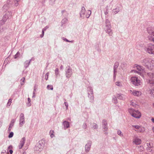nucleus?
Returning a JSON list of instances; mask_svg holds the SVG:
<instances>
[{
    "label": "nucleus",
    "instance_id": "obj_39",
    "mask_svg": "<svg viewBox=\"0 0 154 154\" xmlns=\"http://www.w3.org/2000/svg\"><path fill=\"white\" fill-rule=\"evenodd\" d=\"M54 131H53V130H51L50 131V136L52 138L54 137Z\"/></svg>",
    "mask_w": 154,
    "mask_h": 154
},
{
    "label": "nucleus",
    "instance_id": "obj_6",
    "mask_svg": "<svg viewBox=\"0 0 154 154\" xmlns=\"http://www.w3.org/2000/svg\"><path fill=\"white\" fill-rule=\"evenodd\" d=\"M44 143L43 140L39 141L34 147V150L36 152L41 151L44 147Z\"/></svg>",
    "mask_w": 154,
    "mask_h": 154
},
{
    "label": "nucleus",
    "instance_id": "obj_23",
    "mask_svg": "<svg viewBox=\"0 0 154 154\" xmlns=\"http://www.w3.org/2000/svg\"><path fill=\"white\" fill-rule=\"evenodd\" d=\"M120 100H124L126 97L125 96L121 94H117L116 96Z\"/></svg>",
    "mask_w": 154,
    "mask_h": 154
},
{
    "label": "nucleus",
    "instance_id": "obj_48",
    "mask_svg": "<svg viewBox=\"0 0 154 154\" xmlns=\"http://www.w3.org/2000/svg\"><path fill=\"white\" fill-rule=\"evenodd\" d=\"M56 0H50V4L51 5H53L55 4V2Z\"/></svg>",
    "mask_w": 154,
    "mask_h": 154
},
{
    "label": "nucleus",
    "instance_id": "obj_37",
    "mask_svg": "<svg viewBox=\"0 0 154 154\" xmlns=\"http://www.w3.org/2000/svg\"><path fill=\"white\" fill-rule=\"evenodd\" d=\"M138 150L140 152L144 150V148L143 146H139L138 147Z\"/></svg>",
    "mask_w": 154,
    "mask_h": 154
},
{
    "label": "nucleus",
    "instance_id": "obj_52",
    "mask_svg": "<svg viewBox=\"0 0 154 154\" xmlns=\"http://www.w3.org/2000/svg\"><path fill=\"white\" fill-rule=\"evenodd\" d=\"M146 150L149 152H150L152 151L151 147H150L148 146L146 148Z\"/></svg>",
    "mask_w": 154,
    "mask_h": 154
},
{
    "label": "nucleus",
    "instance_id": "obj_34",
    "mask_svg": "<svg viewBox=\"0 0 154 154\" xmlns=\"http://www.w3.org/2000/svg\"><path fill=\"white\" fill-rule=\"evenodd\" d=\"M28 102L26 103L27 106L29 107L31 106V100L29 98H27Z\"/></svg>",
    "mask_w": 154,
    "mask_h": 154
},
{
    "label": "nucleus",
    "instance_id": "obj_56",
    "mask_svg": "<svg viewBox=\"0 0 154 154\" xmlns=\"http://www.w3.org/2000/svg\"><path fill=\"white\" fill-rule=\"evenodd\" d=\"M64 104L66 106V109H67L68 107V103L66 102H64Z\"/></svg>",
    "mask_w": 154,
    "mask_h": 154
},
{
    "label": "nucleus",
    "instance_id": "obj_12",
    "mask_svg": "<svg viewBox=\"0 0 154 154\" xmlns=\"http://www.w3.org/2000/svg\"><path fill=\"white\" fill-rule=\"evenodd\" d=\"M129 92L134 96L138 97L140 96L142 94L141 91L136 90H129Z\"/></svg>",
    "mask_w": 154,
    "mask_h": 154
},
{
    "label": "nucleus",
    "instance_id": "obj_59",
    "mask_svg": "<svg viewBox=\"0 0 154 154\" xmlns=\"http://www.w3.org/2000/svg\"><path fill=\"white\" fill-rule=\"evenodd\" d=\"M12 148V146L10 145L8 147V149L7 150V152H8L9 149H11Z\"/></svg>",
    "mask_w": 154,
    "mask_h": 154
},
{
    "label": "nucleus",
    "instance_id": "obj_3",
    "mask_svg": "<svg viewBox=\"0 0 154 154\" xmlns=\"http://www.w3.org/2000/svg\"><path fill=\"white\" fill-rule=\"evenodd\" d=\"M133 68H134L135 69H136L137 70H132L131 72H134L135 73H137L142 76L143 78H144L143 74L144 73V70L142 66L137 64H135Z\"/></svg>",
    "mask_w": 154,
    "mask_h": 154
},
{
    "label": "nucleus",
    "instance_id": "obj_22",
    "mask_svg": "<svg viewBox=\"0 0 154 154\" xmlns=\"http://www.w3.org/2000/svg\"><path fill=\"white\" fill-rule=\"evenodd\" d=\"M15 122V120L14 119H12L11 120L9 127L8 129V131L10 132L11 131V128L14 126V123Z\"/></svg>",
    "mask_w": 154,
    "mask_h": 154
},
{
    "label": "nucleus",
    "instance_id": "obj_8",
    "mask_svg": "<svg viewBox=\"0 0 154 154\" xmlns=\"http://www.w3.org/2000/svg\"><path fill=\"white\" fill-rule=\"evenodd\" d=\"M145 50L149 54H154V45L151 43L148 44L145 48Z\"/></svg>",
    "mask_w": 154,
    "mask_h": 154
},
{
    "label": "nucleus",
    "instance_id": "obj_46",
    "mask_svg": "<svg viewBox=\"0 0 154 154\" xmlns=\"http://www.w3.org/2000/svg\"><path fill=\"white\" fill-rule=\"evenodd\" d=\"M12 99H10L8 101V102L7 103V106H10L11 104L12 103Z\"/></svg>",
    "mask_w": 154,
    "mask_h": 154
},
{
    "label": "nucleus",
    "instance_id": "obj_25",
    "mask_svg": "<svg viewBox=\"0 0 154 154\" xmlns=\"http://www.w3.org/2000/svg\"><path fill=\"white\" fill-rule=\"evenodd\" d=\"M87 92L88 94H93V91L92 88L90 86L87 88Z\"/></svg>",
    "mask_w": 154,
    "mask_h": 154
},
{
    "label": "nucleus",
    "instance_id": "obj_42",
    "mask_svg": "<svg viewBox=\"0 0 154 154\" xmlns=\"http://www.w3.org/2000/svg\"><path fill=\"white\" fill-rule=\"evenodd\" d=\"M93 128L94 129H97L98 128V126L97 124L94 123L93 124Z\"/></svg>",
    "mask_w": 154,
    "mask_h": 154
},
{
    "label": "nucleus",
    "instance_id": "obj_2",
    "mask_svg": "<svg viewBox=\"0 0 154 154\" xmlns=\"http://www.w3.org/2000/svg\"><path fill=\"white\" fill-rule=\"evenodd\" d=\"M111 28V26L110 21L108 19H106L104 29L109 36H112L113 34Z\"/></svg>",
    "mask_w": 154,
    "mask_h": 154
},
{
    "label": "nucleus",
    "instance_id": "obj_5",
    "mask_svg": "<svg viewBox=\"0 0 154 154\" xmlns=\"http://www.w3.org/2000/svg\"><path fill=\"white\" fill-rule=\"evenodd\" d=\"M12 13L11 12L7 11L4 13L2 19L0 21V23L1 25H3L7 20L10 19L11 17Z\"/></svg>",
    "mask_w": 154,
    "mask_h": 154
},
{
    "label": "nucleus",
    "instance_id": "obj_26",
    "mask_svg": "<svg viewBox=\"0 0 154 154\" xmlns=\"http://www.w3.org/2000/svg\"><path fill=\"white\" fill-rule=\"evenodd\" d=\"M88 94V97L91 103L93 102L94 101V97L93 95V94Z\"/></svg>",
    "mask_w": 154,
    "mask_h": 154
},
{
    "label": "nucleus",
    "instance_id": "obj_19",
    "mask_svg": "<svg viewBox=\"0 0 154 154\" xmlns=\"http://www.w3.org/2000/svg\"><path fill=\"white\" fill-rule=\"evenodd\" d=\"M64 129L66 130L69 127V123L66 121H64L62 123Z\"/></svg>",
    "mask_w": 154,
    "mask_h": 154
},
{
    "label": "nucleus",
    "instance_id": "obj_36",
    "mask_svg": "<svg viewBox=\"0 0 154 154\" xmlns=\"http://www.w3.org/2000/svg\"><path fill=\"white\" fill-rule=\"evenodd\" d=\"M112 102L114 103H116L117 102L116 97L115 96H113L112 97Z\"/></svg>",
    "mask_w": 154,
    "mask_h": 154
},
{
    "label": "nucleus",
    "instance_id": "obj_40",
    "mask_svg": "<svg viewBox=\"0 0 154 154\" xmlns=\"http://www.w3.org/2000/svg\"><path fill=\"white\" fill-rule=\"evenodd\" d=\"M25 79V77H23L20 80V84L21 85H23L24 84V80Z\"/></svg>",
    "mask_w": 154,
    "mask_h": 154
},
{
    "label": "nucleus",
    "instance_id": "obj_57",
    "mask_svg": "<svg viewBox=\"0 0 154 154\" xmlns=\"http://www.w3.org/2000/svg\"><path fill=\"white\" fill-rule=\"evenodd\" d=\"M3 31V27L2 26H0V33Z\"/></svg>",
    "mask_w": 154,
    "mask_h": 154
},
{
    "label": "nucleus",
    "instance_id": "obj_60",
    "mask_svg": "<svg viewBox=\"0 0 154 154\" xmlns=\"http://www.w3.org/2000/svg\"><path fill=\"white\" fill-rule=\"evenodd\" d=\"M8 151L10 152V153L11 154L13 153V150L11 149H10L9 150H8Z\"/></svg>",
    "mask_w": 154,
    "mask_h": 154
},
{
    "label": "nucleus",
    "instance_id": "obj_54",
    "mask_svg": "<svg viewBox=\"0 0 154 154\" xmlns=\"http://www.w3.org/2000/svg\"><path fill=\"white\" fill-rule=\"evenodd\" d=\"M151 96L153 97H154V90L153 89L151 90L150 92Z\"/></svg>",
    "mask_w": 154,
    "mask_h": 154
},
{
    "label": "nucleus",
    "instance_id": "obj_55",
    "mask_svg": "<svg viewBox=\"0 0 154 154\" xmlns=\"http://www.w3.org/2000/svg\"><path fill=\"white\" fill-rule=\"evenodd\" d=\"M140 126L138 125H132V127L138 130Z\"/></svg>",
    "mask_w": 154,
    "mask_h": 154
},
{
    "label": "nucleus",
    "instance_id": "obj_17",
    "mask_svg": "<svg viewBox=\"0 0 154 154\" xmlns=\"http://www.w3.org/2000/svg\"><path fill=\"white\" fill-rule=\"evenodd\" d=\"M133 142L134 143L137 145L140 144L141 143V139L137 137H135L133 140Z\"/></svg>",
    "mask_w": 154,
    "mask_h": 154
},
{
    "label": "nucleus",
    "instance_id": "obj_28",
    "mask_svg": "<svg viewBox=\"0 0 154 154\" xmlns=\"http://www.w3.org/2000/svg\"><path fill=\"white\" fill-rule=\"evenodd\" d=\"M135 131L140 132H143L145 131V129L143 127L140 126L138 130H135Z\"/></svg>",
    "mask_w": 154,
    "mask_h": 154
},
{
    "label": "nucleus",
    "instance_id": "obj_47",
    "mask_svg": "<svg viewBox=\"0 0 154 154\" xmlns=\"http://www.w3.org/2000/svg\"><path fill=\"white\" fill-rule=\"evenodd\" d=\"M67 21V19L66 18H64L61 21V23L62 24H64L66 23Z\"/></svg>",
    "mask_w": 154,
    "mask_h": 154
},
{
    "label": "nucleus",
    "instance_id": "obj_33",
    "mask_svg": "<svg viewBox=\"0 0 154 154\" xmlns=\"http://www.w3.org/2000/svg\"><path fill=\"white\" fill-rule=\"evenodd\" d=\"M20 0H14V5L16 7L18 6L19 4V3L20 2Z\"/></svg>",
    "mask_w": 154,
    "mask_h": 154
},
{
    "label": "nucleus",
    "instance_id": "obj_11",
    "mask_svg": "<svg viewBox=\"0 0 154 154\" xmlns=\"http://www.w3.org/2000/svg\"><path fill=\"white\" fill-rule=\"evenodd\" d=\"M92 143V141L91 140H89L87 141V143L85 146V151L86 152L88 153L89 152L91 149Z\"/></svg>",
    "mask_w": 154,
    "mask_h": 154
},
{
    "label": "nucleus",
    "instance_id": "obj_49",
    "mask_svg": "<svg viewBox=\"0 0 154 154\" xmlns=\"http://www.w3.org/2000/svg\"><path fill=\"white\" fill-rule=\"evenodd\" d=\"M82 127L83 129H85L87 128V124L85 122L83 124L82 126Z\"/></svg>",
    "mask_w": 154,
    "mask_h": 154
},
{
    "label": "nucleus",
    "instance_id": "obj_27",
    "mask_svg": "<svg viewBox=\"0 0 154 154\" xmlns=\"http://www.w3.org/2000/svg\"><path fill=\"white\" fill-rule=\"evenodd\" d=\"M120 9L119 8H116L112 10V13L113 15H115L118 13Z\"/></svg>",
    "mask_w": 154,
    "mask_h": 154
},
{
    "label": "nucleus",
    "instance_id": "obj_50",
    "mask_svg": "<svg viewBox=\"0 0 154 154\" xmlns=\"http://www.w3.org/2000/svg\"><path fill=\"white\" fill-rule=\"evenodd\" d=\"M49 72H47V73L45 75V79L46 80H48V76H49Z\"/></svg>",
    "mask_w": 154,
    "mask_h": 154
},
{
    "label": "nucleus",
    "instance_id": "obj_15",
    "mask_svg": "<svg viewBox=\"0 0 154 154\" xmlns=\"http://www.w3.org/2000/svg\"><path fill=\"white\" fill-rule=\"evenodd\" d=\"M14 0H7L6 2V4H5L3 7V9H7L8 8V5H12L13 3Z\"/></svg>",
    "mask_w": 154,
    "mask_h": 154
},
{
    "label": "nucleus",
    "instance_id": "obj_14",
    "mask_svg": "<svg viewBox=\"0 0 154 154\" xmlns=\"http://www.w3.org/2000/svg\"><path fill=\"white\" fill-rule=\"evenodd\" d=\"M119 66V63L118 62H116L115 63L114 67H113V78L114 79H115L116 78V73L117 72V69Z\"/></svg>",
    "mask_w": 154,
    "mask_h": 154
},
{
    "label": "nucleus",
    "instance_id": "obj_24",
    "mask_svg": "<svg viewBox=\"0 0 154 154\" xmlns=\"http://www.w3.org/2000/svg\"><path fill=\"white\" fill-rule=\"evenodd\" d=\"M31 61L32 60L30 59L29 60H26L24 62V66L25 68H27L29 66Z\"/></svg>",
    "mask_w": 154,
    "mask_h": 154
},
{
    "label": "nucleus",
    "instance_id": "obj_61",
    "mask_svg": "<svg viewBox=\"0 0 154 154\" xmlns=\"http://www.w3.org/2000/svg\"><path fill=\"white\" fill-rule=\"evenodd\" d=\"M33 95L32 97L33 98L35 97V92L34 91H33Z\"/></svg>",
    "mask_w": 154,
    "mask_h": 154
},
{
    "label": "nucleus",
    "instance_id": "obj_1",
    "mask_svg": "<svg viewBox=\"0 0 154 154\" xmlns=\"http://www.w3.org/2000/svg\"><path fill=\"white\" fill-rule=\"evenodd\" d=\"M141 63L143 65L146 66L150 70L154 68V60L151 59L144 58L142 60Z\"/></svg>",
    "mask_w": 154,
    "mask_h": 154
},
{
    "label": "nucleus",
    "instance_id": "obj_43",
    "mask_svg": "<svg viewBox=\"0 0 154 154\" xmlns=\"http://www.w3.org/2000/svg\"><path fill=\"white\" fill-rule=\"evenodd\" d=\"M20 53L18 51L17 52L16 54L14 55V58L15 59H16L20 55Z\"/></svg>",
    "mask_w": 154,
    "mask_h": 154
},
{
    "label": "nucleus",
    "instance_id": "obj_53",
    "mask_svg": "<svg viewBox=\"0 0 154 154\" xmlns=\"http://www.w3.org/2000/svg\"><path fill=\"white\" fill-rule=\"evenodd\" d=\"M151 96L153 97H154V90L153 89L151 90L150 92Z\"/></svg>",
    "mask_w": 154,
    "mask_h": 154
},
{
    "label": "nucleus",
    "instance_id": "obj_9",
    "mask_svg": "<svg viewBox=\"0 0 154 154\" xmlns=\"http://www.w3.org/2000/svg\"><path fill=\"white\" fill-rule=\"evenodd\" d=\"M72 70L70 66H67L65 69V75L66 77L69 78L70 77L72 74Z\"/></svg>",
    "mask_w": 154,
    "mask_h": 154
},
{
    "label": "nucleus",
    "instance_id": "obj_44",
    "mask_svg": "<svg viewBox=\"0 0 154 154\" xmlns=\"http://www.w3.org/2000/svg\"><path fill=\"white\" fill-rule=\"evenodd\" d=\"M55 75L56 76H57V75L59 74V73L58 69L56 68L55 70Z\"/></svg>",
    "mask_w": 154,
    "mask_h": 154
},
{
    "label": "nucleus",
    "instance_id": "obj_16",
    "mask_svg": "<svg viewBox=\"0 0 154 154\" xmlns=\"http://www.w3.org/2000/svg\"><path fill=\"white\" fill-rule=\"evenodd\" d=\"M26 140V138L25 137H23L21 140L20 144L19 145V149H21L25 144Z\"/></svg>",
    "mask_w": 154,
    "mask_h": 154
},
{
    "label": "nucleus",
    "instance_id": "obj_13",
    "mask_svg": "<svg viewBox=\"0 0 154 154\" xmlns=\"http://www.w3.org/2000/svg\"><path fill=\"white\" fill-rule=\"evenodd\" d=\"M19 121L20 126L21 127L24 124L25 122L24 116L23 113H21L20 115Z\"/></svg>",
    "mask_w": 154,
    "mask_h": 154
},
{
    "label": "nucleus",
    "instance_id": "obj_45",
    "mask_svg": "<svg viewBox=\"0 0 154 154\" xmlns=\"http://www.w3.org/2000/svg\"><path fill=\"white\" fill-rule=\"evenodd\" d=\"M149 40L151 42H153L154 41V38L152 36H149L148 37Z\"/></svg>",
    "mask_w": 154,
    "mask_h": 154
},
{
    "label": "nucleus",
    "instance_id": "obj_21",
    "mask_svg": "<svg viewBox=\"0 0 154 154\" xmlns=\"http://www.w3.org/2000/svg\"><path fill=\"white\" fill-rule=\"evenodd\" d=\"M109 12V9H108V6H106L105 8V9L104 10V14L105 15V17L106 19H108V17L109 16L108 14Z\"/></svg>",
    "mask_w": 154,
    "mask_h": 154
},
{
    "label": "nucleus",
    "instance_id": "obj_58",
    "mask_svg": "<svg viewBox=\"0 0 154 154\" xmlns=\"http://www.w3.org/2000/svg\"><path fill=\"white\" fill-rule=\"evenodd\" d=\"M62 39L66 42H69V40H68L66 38H64V37H62Z\"/></svg>",
    "mask_w": 154,
    "mask_h": 154
},
{
    "label": "nucleus",
    "instance_id": "obj_10",
    "mask_svg": "<svg viewBox=\"0 0 154 154\" xmlns=\"http://www.w3.org/2000/svg\"><path fill=\"white\" fill-rule=\"evenodd\" d=\"M107 125L108 123L107 121L105 119L103 120L102 121V127L103 129V131L105 132L104 133L105 134H108L107 132L108 130Z\"/></svg>",
    "mask_w": 154,
    "mask_h": 154
},
{
    "label": "nucleus",
    "instance_id": "obj_31",
    "mask_svg": "<svg viewBox=\"0 0 154 154\" xmlns=\"http://www.w3.org/2000/svg\"><path fill=\"white\" fill-rule=\"evenodd\" d=\"M91 14V11L90 10H88L86 14L85 15V17L86 18H88L89 17L90 15Z\"/></svg>",
    "mask_w": 154,
    "mask_h": 154
},
{
    "label": "nucleus",
    "instance_id": "obj_64",
    "mask_svg": "<svg viewBox=\"0 0 154 154\" xmlns=\"http://www.w3.org/2000/svg\"><path fill=\"white\" fill-rule=\"evenodd\" d=\"M44 36V35H43V34H42L41 35H40V37L41 38H42L43 37V36Z\"/></svg>",
    "mask_w": 154,
    "mask_h": 154
},
{
    "label": "nucleus",
    "instance_id": "obj_4",
    "mask_svg": "<svg viewBox=\"0 0 154 154\" xmlns=\"http://www.w3.org/2000/svg\"><path fill=\"white\" fill-rule=\"evenodd\" d=\"M128 111L130 114L135 118L139 119L141 116V113L138 110H135L133 108H129Z\"/></svg>",
    "mask_w": 154,
    "mask_h": 154
},
{
    "label": "nucleus",
    "instance_id": "obj_51",
    "mask_svg": "<svg viewBox=\"0 0 154 154\" xmlns=\"http://www.w3.org/2000/svg\"><path fill=\"white\" fill-rule=\"evenodd\" d=\"M13 135H14L13 132H11L10 133L8 137L9 138H11L12 137H13Z\"/></svg>",
    "mask_w": 154,
    "mask_h": 154
},
{
    "label": "nucleus",
    "instance_id": "obj_30",
    "mask_svg": "<svg viewBox=\"0 0 154 154\" xmlns=\"http://www.w3.org/2000/svg\"><path fill=\"white\" fill-rule=\"evenodd\" d=\"M147 83L151 84H154V79H148L147 80Z\"/></svg>",
    "mask_w": 154,
    "mask_h": 154
},
{
    "label": "nucleus",
    "instance_id": "obj_20",
    "mask_svg": "<svg viewBox=\"0 0 154 154\" xmlns=\"http://www.w3.org/2000/svg\"><path fill=\"white\" fill-rule=\"evenodd\" d=\"M85 8L83 7L82 8L81 11L80 13V17L83 18H84L85 16Z\"/></svg>",
    "mask_w": 154,
    "mask_h": 154
},
{
    "label": "nucleus",
    "instance_id": "obj_62",
    "mask_svg": "<svg viewBox=\"0 0 154 154\" xmlns=\"http://www.w3.org/2000/svg\"><path fill=\"white\" fill-rule=\"evenodd\" d=\"M63 67L62 65H61L60 67V68L61 69H63Z\"/></svg>",
    "mask_w": 154,
    "mask_h": 154
},
{
    "label": "nucleus",
    "instance_id": "obj_32",
    "mask_svg": "<svg viewBox=\"0 0 154 154\" xmlns=\"http://www.w3.org/2000/svg\"><path fill=\"white\" fill-rule=\"evenodd\" d=\"M130 104L131 105L135 107H137V106L136 102L135 101H131Z\"/></svg>",
    "mask_w": 154,
    "mask_h": 154
},
{
    "label": "nucleus",
    "instance_id": "obj_41",
    "mask_svg": "<svg viewBox=\"0 0 154 154\" xmlns=\"http://www.w3.org/2000/svg\"><path fill=\"white\" fill-rule=\"evenodd\" d=\"M47 88L48 90H53V86L51 85H48L47 86Z\"/></svg>",
    "mask_w": 154,
    "mask_h": 154
},
{
    "label": "nucleus",
    "instance_id": "obj_35",
    "mask_svg": "<svg viewBox=\"0 0 154 154\" xmlns=\"http://www.w3.org/2000/svg\"><path fill=\"white\" fill-rule=\"evenodd\" d=\"M147 75L148 77L151 78H154V73L149 72L147 73Z\"/></svg>",
    "mask_w": 154,
    "mask_h": 154
},
{
    "label": "nucleus",
    "instance_id": "obj_63",
    "mask_svg": "<svg viewBox=\"0 0 154 154\" xmlns=\"http://www.w3.org/2000/svg\"><path fill=\"white\" fill-rule=\"evenodd\" d=\"M44 29H42V34H43V35H44Z\"/></svg>",
    "mask_w": 154,
    "mask_h": 154
},
{
    "label": "nucleus",
    "instance_id": "obj_38",
    "mask_svg": "<svg viewBox=\"0 0 154 154\" xmlns=\"http://www.w3.org/2000/svg\"><path fill=\"white\" fill-rule=\"evenodd\" d=\"M117 133L121 137H123L124 136L122 133L121 131L120 130H118L117 131Z\"/></svg>",
    "mask_w": 154,
    "mask_h": 154
},
{
    "label": "nucleus",
    "instance_id": "obj_29",
    "mask_svg": "<svg viewBox=\"0 0 154 154\" xmlns=\"http://www.w3.org/2000/svg\"><path fill=\"white\" fill-rule=\"evenodd\" d=\"M115 84L116 86L120 88H121L123 86L122 83V82H120L117 81L116 82H115Z\"/></svg>",
    "mask_w": 154,
    "mask_h": 154
},
{
    "label": "nucleus",
    "instance_id": "obj_7",
    "mask_svg": "<svg viewBox=\"0 0 154 154\" xmlns=\"http://www.w3.org/2000/svg\"><path fill=\"white\" fill-rule=\"evenodd\" d=\"M130 80L131 83L135 86H138L142 84L140 80L136 76L132 77Z\"/></svg>",
    "mask_w": 154,
    "mask_h": 154
},
{
    "label": "nucleus",
    "instance_id": "obj_18",
    "mask_svg": "<svg viewBox=\"0 0 154 154\" xmlns=\"http://www.w3.org/2000/svg\"><path fill=\"white\" fill-rule=\"evenodd\" d=\"M147 32L149 35L154 36V27H149L147 29Z\"/></svg>",
    "mask_w": 154,
    "mask_h": 154
}]
</instances>
